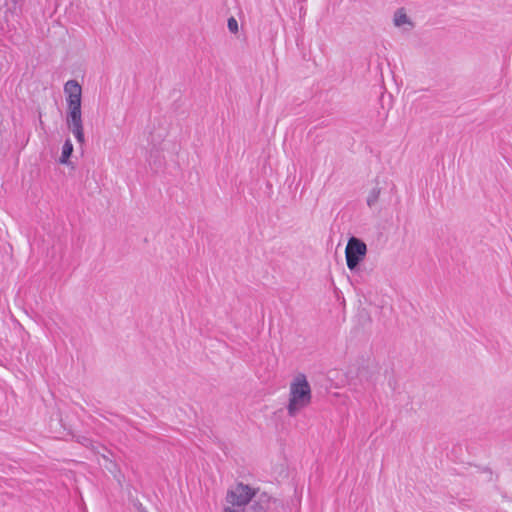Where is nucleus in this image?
<instances>
[{"label": "nucleus", "mask_w": 512, "mask_h": 512, "mask_svg": "<svg viewBox=\"0 0 512 512\" xmlns=\"http://www.w3.org/2000/svg\"><path fill=\"white\" fill-rule=\"evenodd\" d=\"M380 193H381V188L378 186V184L370 190V192L367 196V205L369 207H372L377 203Z\"/></svg>", "instance_id": "nucleus-9"}, {"label": "nucleus", "mask_w": 512, "mask_h": 512, "mask_svg": "<svg viewBox=\"0 0 512 512\" xmlns=\"http://www.w3.org/2000/svg\"><path fill=\"white\" fill-rule=\"evenodd\" d=\"M64 92L67 95L68 109L81 108L82 88L76 80L67 81L64 85Z\"/></svg>", "instance_id": "nucleus-6"}, {"label": "nucleus", "mask_w": 512, "mask_h": 512, "mask_svg": "<svg viewBox=\"0 0 512 512\" xmlns=\"http://www.w3.org/2000/svg\"><path fill=\"white\" fill-rule=\"evenodd\" d=\"M257 491L247 484L238 482L227 491L225 500L233 507H244L257 496Z\"/></svg>", "instance_id": "nucleus-2"}, {"label": "nucleus", "mask_w": 512, "mask_h": 512, "mask_svg": "<svg viewBox=\"0 0 512 512\" xmlns=\"http://www.w3.org/2000/svg\"><path fill=\"white\" fill-rule=\"evenodd\" d=\"M393 23L396 27H401L405 24L409 25L410 28H413L414 26L410 18L407 16L404 8H399L395 11Z\"/></svg>", "instance_id": "nucleus-7"}, {"label": "nucleus", "mask_w": 512, "mask_h": 512, "mask_svg": "<svg viewBox=\"0 0 512 512\" xmlns=\"http://www.w3.org/2000/svg\"><path fill=\"white\" fill-rule=\"evenodd\" d=\"M366 253V244L359 238L354 236L350 237L345 249L346 264L348 269L350 271H354L360 262L365 258Z\"/></svg>", "instance_id": "nucleus-3"}, {"label": "nucleus", "mask_w": 512, "mask_h": 512, "mask_svg": "<svg viewBox=\"0 0 512 512\" xmlns=\"http://www.w3.org/2000/svg\"><path fill=\"white\" fill-rule=\"evenodd\" d=\"M228 29L231 33L238 32V22L234 17H230L227 23Z\"/></svg>", "instance_id": "nucleus-10"}, {"label": "nucleus", "mask_w": 512, "mask_h": 512, "mask_svg": "<svg viewBox=\"0 0 512 512\" xmlns=\"http://www.w3.org/2000/svg\"><path fill=\"white\" fill-rule=\"evenodd\" d=\"M312 400L311 387L304 374L300 373L290 384L287 413L295 417L301 410L308 407Z\"/></svg>", "instance_id": "nucleus-1"}, {"label": "nucleus", "mask_w": 512, "mask_h": 512, "mask_svg": "<svg viewBox=\"0 0 512 512\" xmlns=\"http://www.w3.org/2000/svg\"><path fill=\"white\" fill-rule=\"evenodd\" d=\"M72 152H73V144L69 139H67L62 147L60 163L67 164Z\"/></svg>", "instance_id": "nucleus-8"}, {"label": "nucleus", "mask_w": 512, "mask_h": 512, "mask_svg": "<svg viewBox=\"0 0 512 512\" xmlns=\"http://www.w3.org/2000/svg\"><path fill=\"white\" fill-rule=\"evenodd\" d=\"M282 507V502L269 495L267 492H262L256 496L250 509L252 512H271L278 507Z\"/></svg>", "instance_id": "nucleus-5"}, {"label": "nucleus", "mask_w": 512, "mask_h": 512, "mask_svg": "<svg viewBox=\"0 0 512 512\" xmlns=\"http://www.w3.org/2000/svg\"><path fill=\"white\" fill-rule=\"evenodd\" d=\"M66 122L69 130L74 134L78 143L85 141L81 108L68 109Z\"/></svg>", "instance_id": "nucleus-4"}, {"label": "nucleus", "mask_w": 512, "mask_h": 512, "mask_svg": "<svg viewBox=\"0 0 512 512\" xmlns=\"http://www.w3.org/2000/svg\"><path fill=\"white\" fill-rule=\"evenodd\" d=\"M224 512H238V511H236L235 509H233L230 506H227V507L224 508Z\"/></svg>", "instance_id": "nucleus-11"}]
</instances>
